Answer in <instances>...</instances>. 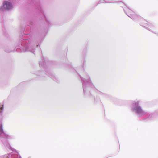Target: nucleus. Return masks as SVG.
<instances>
[{
	"label": "nucleus",
	"instance_id": "7ed1b4c3",
	"mask_svg": "<svg viewBox=\"0 0 158 158\" xmlns=\"http://www.w3.org/2000/svg\"><path fill=\"white\" fill-rule=\"evenodd\" d=\"M140 102V101L139 100L133 101L131 106V111L135 113L138 117H140L143 116H148L143 119V120L145 121H148L151 119L153 115V113L149 114L147 112L144 111L139 105Z\"/></svg>",
	"mask_w": 158,
	"mask_h": 158
},
{
	"label": "nucleus",
	"instance_id": "f03ea898",
	"mask_svg": "<svg viewBox=\"0 0 158 158\" xmlns=\"http://www.w3.org/2000/svg\"><path fill=\"white\" fill-rule=\"evenodd\" d=\"M75 71L78 73V72H82L83 73V75L84 77L80 76L82 81V82L83 85V91L85 95L87 93V90H89L90 88H92L94 90L95 92L97 91L98 93L102 96L107 98L108 95L106 94L97 90L94 87V86L91 83V80L90 79L87 73L85 72L84 69L82 67H81L77 70L75 69Z\"/></svg>",
	"mask_w": 158,
	"mask_h": 158
},
{
	"label": "nucleus",
	"instance_id": "20e7f679",
	"mask_svg": "<svg viewBox=\"0 0 158 158\" xmlns=\"http://www.w3.org/2000/svg\"><path fill=\"white\" fill-rule=\"evenodd\" d=\"M123 10L126 14L131 19L134 20L141 19L142 21L139 23L140 25L149 31L154 32L153 31L155 29V27L151 23L145 21L143 19L141 18L129 8H127L126 9L123 8Z\"/></svg>",
	"mask_w": 158,
	"mask_h": 158
},
{
	"label": "nucleus",
	"instance_id": "f257e3e1",
	"mask_svg": "<svg viewBox=\"0 0 158 158\" xmlns=\"http://www.w3.org/2000/svg\"><path fill=\"white\" fill-rule=\"evenodd\" d=\"M30 38L29 34L23 35L20 43L16 47V51L18 52H30L35 54V46L33 45V43Z\"/></svg>",
	"mask_w": 158,
	"mask_h": 158
},
{
	"label": "nucleus",
	"instance_id": "423d86ee",
	"mask_svg": "<svg viewBox=\"0 0 158 158\" xmlns=\"http://www.w3.org/2000/svg\"><path fill=\"white\" fill-rule=\"evenodd\" d=\"M48 63V61L47 59L44 57L42 58L41 61L39 62V66L40 68H43L45 69L44 70L47 73L48 75L52 79L55 80H57L56 77L49 69L47 70L46 69L47 64Z\"/></svg>",
	"mask_w": 158,
	"mask_h": 158
},
{
	"label": "nucleus",
	"instance_id": "f3484780",
	"mask_svg": "<svg viewBox=\"0 0 158 158\" xmlns=\"http://www.w3.org/2000/svg\"><path fill=\"white\" fill-rule=\"evenodd\" d=\"M126 7H127V6H126ZM127 8H128V7H127L126 8H124V9H127Z\"/></svg>",
	"mask_w": 158,
	"mask_h": 158
},
{
	"label": "nucleus",
	"instance_id": "0eeeda50",
	"mask_svg": "<svg viewBox=\"0 0 158 158\" xmlns=\"http://www.w3.org/2000/svg\"><path fill=\"white\" fill-rule=\"evenodd\" d=\"M12 7L11 3L7 1H5L3 2V5L0 7V11L10 10Z\"/></svg>",
	"mask_w": 158,
	"mask_h": 158
},
{
	"label": "nucleus",
	"instance_id": "6e6552de",
	"mask_svg": "<svg viewBox=\"0 0 158 158\" xmlns=\"http://www.w3.org/2000/svg\"><path fill=\"white\" fill-rule=\"evenodd\" d=\"M15 153H13L5 155L3 156L0 157V158H21L20 156L19 155L18 152L15 150Z\"/></svg>",
	"mask_w": 158,
	"mask_h": 158
},
{
	"label": "nucleus",
	"instance_id": "ddd939ff",
	"mask_svg": "<svg viewBox=\"0 0 158 158\" xmlns=\"http://www.w3.org/2000/svg\"><path fill=\"white\" fill-rule=\"evenodd\" d=\"M35 74H36L37 76H40V74L38 73H36Z\"/></svg>",
	"mask_w": 158,
	"mask_h": 158
},
{
	"label": "nucleus",
	"instance_id": "9d476101",
	"mask_svg": "<svg viewBox=\"0 0 158 158\" xmlns=\"http://www.w3.org/2000/svg\"><path fill=\"white\" fill-rule=\"evenodd\" d=\"M100 101V99L99 98H94V102L95 103H97L98 102H99Z\"/></svg>",
	"mask_w": 158,
	"mask_h": 158
},
{
	"label": "nucleus",
	"instance_id": "1a4fd4ad",
	"mask_svg": "<svg viewBox=\"0 0 158 158\" xmlns=\"http://www.w3.org/2000/svg\"><path fill=\"white\" fill-rule=\"evenodd\" d=\"M4 105L3 104H0V119H2L4 116L3 114Z\"/></svg>",
	"mask_w": 158,
	"mask_h": 158
},
{
	"label": "nucleus",
	"instance_id": "9b49d317",
	"mask_svg": "<svg viewBox=\"0 0 158 158\" xmlns=\"http://www.w3.org/2000/svg\"><path fill=\"white\" fill-rule=\"evenodd\" d=\"M100 3H104L105 2L104 0H100Z\"/></svg>",
	"mask_w": 158,
	"mask_h": 158
},
{
	"label": "nucleus",
	"instance_id": "dca6fc26",
	"mask_svg": "<svg viewBox=\"0 0 158 158\" xmlns=\"http://www.w3.org/2000/svg\"><path fill=\"white\" fill-rule=\"evenodd\" d=\"M90 95V96H89V97H91L92 96V94H90V95Z\"/></svg>",
	"mask_w": 158,
	"mask_h": 158
},
{
	"label": "nucleus",
	"instance_id": "4468645a",
	"mask_svg": "<svg viewBox=\"0 0 158 158\" xmlns=\"http://www.w3.org/2000/svg\"><path fill=\"white\" fill-rule=\"evenodd\" d=\"M44 17H45V20H46V21H48V20H47V19L46 17L45 16H44Z\"/></svg>",
	"mask_w": 158,
	"mask_h": 158
},
{
	"label": "nucleus",
	"instance_id": "2eb2a0df",
	"mask_svg": "<svg viewBox=\"0 0 158 158\" xmlns=\"http://www.w3.org/2000/svg\"><path fill=\"white\" fill-rule=\"evenodd\" d=\"M109 3H115L116 2H109Z\"/></svg>",
	"mask_w": 158,
	"mask_h": 158
},
{
	"label": "nucleus",
	"instance_id": "f8f14e48",
	"mask_svg": "<svg viewBox=\"0 0 158 158\" xmlns=\"http://www.w3.org/2000/svg\"><path fill=\"white\" fill-rule=\"evenodd\" d=\"M13 51V50H9V51H8L7 50H5V52H8V53H9V52H12V51Z\"/></svg>",
	"mask_w": 158,
	"mask_h": 158
},
{
	"label": "nucleus",
	"instance_id": "39448f33",
	"mask_svg": "<svg viewBox=\"0 0 158 158\" xmlns=\"http://www.w3.org/2000/svg\"><path fill=\"white\" fill-rule=\"evenodd\" d=\"M14 138V136L13 135L8 134L4 132L2 124L0 121V141L2 142L6 148L12 150L10 144L7 142V140Z\"/></svg>",
	"mask_w": 158,
	"mask_h": 158
}]
</instances>
